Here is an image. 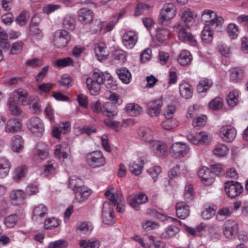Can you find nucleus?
I'll return each mask as SVG.
<instances>
[{"mask_svg": "<svg viewBox=\"0 0 248 248\" xmlns=\"http://www.w3.org/2000/svg\"><path fill=\"white\" fill-rule=\"evenodd\" d=\"M25 194L21 189L14 190L10 193L9 198L12 203L15 205H18L23 203L25 199Z\"/></svg>", "mask_w": 248, "mask_h": 248, "instance_id": "19", "label": "nucleus"}, {"mask_svg": "<svg viewBox=\"0 0 248 248\" xmlns=\"http://www.w3.org/2000/svg\"><path fill=\"white\" fill-rule=\"evenodd\" d=\"M23 47V43L22 41H18L14 43L10 50L11 54L15 55L21 53Z\"/></svg>", "mask_w": 248, "mask_h": 248, "instance_id": "53", "label": "nucleus"}, {"mask_svg": "<svg viewBox=\"0 0 248 248\" xmlns=\"http://www.w3.org/2000/svg\"><path fill=\"white\" fill-rule=\"evenodd\" d=\"M159 226V225L157 222L151 220L146 221L142 223V227L146 231L155 229Z\"/></svg>", "mask_w": 248, "mask_h": 248, "instance_id": "64", "label": "nucleus"}, {"mask_svg": "<svg viewBox=\"0 0 248 248\" xmlns=\"http://www.w3.org/2000/svg\"><path fill=\"white\" fill-rule=\"evenodd\" d=\"M179 93L183 98L186 99L190 98L193 94L192 86L187 82H183L179 85Z\"/></svg>", "mask_w": 248, "mask_h": 248, "instance_id": "24", "label": "nucleus"}, {"mask_svg": "<svg viewBox=\"0 0 248 248\" xmlns=\"http://www.w3.org/2000/svg\"><path fill=\"white\" fill-rule=\"evenodd\" d=\"M198 175L202 184L205 186L211 185L214 182L215 174L210 169L205 167L200 170Z\"/></svg>", "mask_w": 248, "mask_h": 248, "instance_id": "14", "label": "nucleus"}, {"mask_svg": "<svg viewBox=\"0 0 248 248\" xmlns=\"http://www.w3.org/2000/svg\"><path fill=\"white\" fill-rule=\"evenodd\" d=\"M244 77V71L242 69L234 68L232 69L230 78L232 80L238 82L243 79Z\"/></svg>", "mask_w": 248, "mask_h": 248, "instance_id": "39", "label": "nucleus"}, {"mask_svg": "<svg viewBox=\"0 0 248 248\" xmlns=\"http://www.w3.org/2000/svg\"><path fill=\"white\" fill-rule=\"evenodd\" d=\"M8 105L9 106V109L11 113L14 116L19 115L22 113L21 109L16 104L14 99L10 97L8 101Z\"/></svg>", "mask_w": 248, "mask_h": 248, "instance_id": "43", "label": "nucleus"}, {"mask_svg": "<svg viewBox=\"0 0 248 248\" xmlns=\"http://www.w3.org/2000/svg\"><path fill=\"white\" fill-rule=\"evenodd\" d=\"M106 45L102 42L97 44L94 48V52L97 59L102 61L107 59L108 55L106 53Z\"/></svg>", "mask_w": 248, "mask_h": 248, "instance_id": "25", "label": "nucleus"}, {"mask_svg": "<svg viewBox=\"0 0 248 248\" xmlns=\"http://www.w3.org/2000/svg\"><path fill=\"white\" fill-rule=\"evenodd\" d=\"M192 60V57L189 51L186 50H182L179 55L178 61L182 66L189 64Z\"/></svg>", "mask_w": 248, "mask_h": 248, "instance_id": "29", "label": "nucleus"}, {"mask_svg": "<svg viewBox=\"0 0 248 248\" xmlns=\"http://www.w3.org/2000/svg\"><path fill=\"white\" fill-rule=\"evenodd\" d=\"M19 220L18 216L16 214H11L6 217L4 223L8 228H13L17 223Z\"/></svg>", "mask_w": 248, "mask_h": 248, "instance_id": "45", "label": "nucleus"}, {"mask_svg": "<svg viewBox=\"0 0 248 248\" xmlns=\"http://www.w3.org/2000/svg\"><path fill=\"white\" fill-rule=\"evenodd\" d=\"M221 19L219 20L218 24H206L204 26L201 34V38L203 42L208 44L211 42L213 38V31H219L221 27H219V25L221 22Z\"/></svg>", "mask_w": 248, "mask_h": 248, "instance_id": "8", "label": "nucleus"}, {"mask_svg": "<svg viewBox=\"0 0 248 248\" xmlns=\"http://www.w3.org/2000/svg\"><path fill=\"white\" fill-rule=\"evenodd\" d=\"M70 153V146L65 142L57 145L55 149V154L59 159L68 158Z\"/></svg>", "mask_w": 248, "mask_h": 248, "instance_id": "22", "label": "nucleus"}, {"mask_svg": "<svg viewBox=\"0 0 248 248\" xmlns=\"http://www.w3.org/2000/svg\"><path fill=\"white\" fill-rule=\"evenodd\" d=\"M70 40V36L65 30L57 31L54 34L53 43L58 48L65 47Z\"/></svg>", "mask_w": 248, "mask_h": 248, "instance_id": "10", "label": "nucleus"}, {"mask_svg": "<svg viewBox=\"0 0 248 248\" xmlns=\"http://www.w3.org/2000/svg\"><path fill=\"white\" fill-rule=\"evenodd\" d=\"M110 75L108 73H104L100 71L99 70H96L94 71L93 76L92 79L94 80V82L98 83L99 84H103L106 81L107 78H110Z\"/></svg>", "mask_w": 248, "mask_h": 248, "instance_id": "33", "label": "nucleus"}, {"mask_svg": "<svg viewBox=\"0 0 248 248\" xmlns=\"http://www.w3.org/2000/svg\"><path fill=\"white\" fill-rule=\"evenodd\" d=\"M81 248H99L100 241L96 238L90 240H82L79 242Z\"/></svg>", "mask_w": 248, "mask_h": 248, "instance_id": "35", "label": "nucleus"}, {"mask_svg": "<svg viewBox=\"0 0 248 248\" xmlns=\"http://www.w3.org/2000/svg\"><path fill=\"white\" fill-rule=\"evenodd\" d=\"M229 153L228 147L224 144H218L215 146L213 154L217 157H224Z\"/></svg>", "mask_w": 248, "mask_h": 248, "instance_id": "37", "label": "nucleus"}, {"mask_svg": "<svg viewBox=\"0 0 248 248\" xmlns=\"http://www.w3.org/2000/svg\"><path fill=\"white\" fill-rule=\"evenodd\" d=\"M146 112L151 117H157L160 113L162 105V101L161 99L153 100L147 102Z\"/></svg>", "mask_w": 248, "mask_h": 248, "instance_id": "11", "label": "nucleus"}, {"mask_svg": "<svg viewBox=\"0 0 248 248\" xmlns=\"http://www.w3.org/2000/svg\"><path fill=\"white\" fill-rule=\"evenodd\" d=\"M209 105L212 109H219L223 107L222 100L220 97L215 98L210 102Z\"/></svg>", "mask_w": 248, "mask_h": 248, "instance_id": "56", "label": "nucleus"}, {"mask_svg": "<svg viewBox=\"0 0 248 248\" xmlns=\"http://www.w3.org/2000/svg\"><path fill=\"white\" fill-rule=\"evenodd\" d=\"M47 208L43 204H40L35 207L33 212V219L36 221H41V218L47 214Z\"/></svg>", "mask_w": 248, "mask_h": 248, "instance_id": "30", "label": "nucleus"}, {"mask_svg": "<svg viewBox=\"0 0 248 248\" xmlns=\"http://www.w3.org/2000/svg\"><path fill=\"white\" fill-rule=\"evenodd\" d=\"M139 135L141 140L149 143L150 145L154 140H153L154 132L150 128L140 129L139 131Z\"/></svg>", "mask_w": 248, "mask_h": 248, "instance_id": "28", "label": "nucleus"}, {"mask_svg": "<svg viewBox=\"0 0 248 248\" xmlns=\"http://www.w3.org/2000/svg\"><path fill=\"white\" fill-rule=\"evenodd\" d=\"M170 35V32L167 29H159L156 31V39L159 42H165L169 38Z\"/></svg>", "mask_w": 248, "mask_h": 248, "instance_id": "42", "label": "nucleus"}, {"mask_svg": "<svg viewBox=\"0 0 248 248\" xmlns=\"http://www.w3.org/2000/svg\"><path fill=\"white\" fill-rule=\"evenodd\" d=\"M63 26L66 30H73L76 26L75 18L70 16H65L63 21Z\"/></svg>", "mask_w": 248, "mask_h": 248, "instance_id": "44", "label": "nucleus"}, {"mask_svg": "<svg viewBox=\"0 0 248 248\" xmlns=\"http://www.w3.org/2000/svg\"><path fill=\"white\" fill-rule=\"evenodd\" d=\"M13 95L16 98L18 103L22 105L28 103V93L25 90L19 89L13 92Z\"/></svg>", "mask_w": 248, "mask_h": 248, "instance_id": "31", "label": "nucleus"}, {"mask_svg": "<svg viewBox=\"0 0 248 248\" xmlns=\"http://www.w3.org/2000/svg\"><path fill=\"white\" fill-rule=\"evenodd\" d=\"M220 137L227 142L232 141L236 136V130L231 125L222 126L219 130Z\"/></svg>", "mask_w": 248, "mask_h": 248, "instance_id": "13", "label": "nucleus"}, {"mask_svg": "<svg viewBox=\"0 0 248 248\" xmlns=\"http://www.w3.org/2000/svg\"><path fill=\"white\" fill-rule=\"evenodd\" d=\"M86 161L92 168L103 167L106 163L103 153L100 151H95L87 154Z\"/></svg>", "mask_w": 248, "mask_h": 248, "instance_id": "3", "label": "nucleus"}, {"mask_svg": "<svg viewBox=\"0 0 248 248\" xmlns=\"http://www.w3.org/2000/svg\"><path fill=\"white\" fill-rule=\"evenodd\" d=\"M30 30L31 34L34 36L36 39L40 40L43 36V34L41 30L38 27L32 24L30 25Z\"/></svg>", "mask_w": 248, "mask_h": 248, "instance_id": "55", "label": "nucleus"}, {"mask_svg": "<svg viewBox=\"0 0 248 248\" xmlns=\"http://www.w3.org/2000/svg\"><path fill=\"white\" fill-rule=\"evenodd\" d=\"M102 109L101 113L110 118L117 115L118 113L116 106L109 102L104 103Z\"/></svg>", "mask_w": 248, "mask_h": 248, "instance_id": "23", "label": "nucleus"}, {"mask_svg": "<svg viewBox=\"0 0 248 248\" xmlns=\"http://www.w3.org/2000/svg\"><path fill=\"white\" fill-rule=\"evenodd\" d=\"M143 167L142 165H139V164L135 162L130 163L129 165V169L131 172L135 175H138L141 173Z\"/></svg>", "mask_w": 248, "mask_h": 248, "instance_id": "57", "label": "nucleus"}, {"mask_svg": "<svg viewBox=\"0 0 248 248\" xmlns=\"http://www.w3.org/2000/svg\"><path fill=\"white\" fill-rule=\"evenodd\" d=\"M227 33L232 39H235L238 35L239 30L237 25L231 23L228 25Z\"/></svg>", "mask_w": 248, "mask_h": 248, "instance_id": "50", "label": "nucleus"}, {"mask_svg": "<svg viewBox=\"0 0 248 248\" xmlns=\"http://www.w3.org/2000/svg\"><path fill=\"white\" fill-rule=\"evenodd\" d=\"M150 7V6L147 4H139L136 7L135 16H138L144 14L145 12H148Z\"/></svg>", "mask_w": 248, "mask_h": 248, "instance_id": "58", "label": "nucleus"}, {"mask_svg": "<svg viewBox=\"0 0 248 248\" xmlns=\"http://www.w3.org/2000/svg\"><path fill=\"white\" fill-rule=\"evenodd\" d=\"M28 129L35 136H40L44 133L45 128L41 120L37 117L29 119L27 123Z\"/></svg>", "mask_w": 248, "mask_h": 248, "instance_id": "6", "label": "nucleus"}, {"mask_svg": "<svg viewBox=\"0 0 248 248\" xmlns=\"http://www.w3.org/2000/svg\"><path fill=\"white\" fill-rule=\"evenodd\" d=\"M21 127L20 121L16 118H13L7 122L5 131L6 133H14L20 131Z\"/></svg>", "mask_w": 248, "mask_h": 248, "instance_id": "21", "label": "nucleus"}, {"mask_svg": "<svg viewBox=\"0 0 248 248\" xmlns=\"http://www.w3.org/2000/svg\"><path fill=\"white\" fill-rule=\"evenodd\" d=\"M113 205L114 204H112L110 202H104L102 207V215L107 214H113Z\"/></svg>", "mask_w": 248, "mask_h": 248, "instance_id": "63", "label": "nucleus"}, {"mask_svg": "<svg viewBox=\"0 0 248 248\" xmlns=\"http://www.w3.org/2000/svg\"><path fill=\"white\" fill-rule=\"evenodd\" d=\"M243 187L240 183L231 181L225 183V190L228 196L232 199L239 196L243 192Z\"/></svg>", "mask_w": 248, "mask_h": 248, "instance_id": "7", "label": "nucleus"}, {"mask_svg": "<svg viewBox=\"0 0 248 248\" xmlns=\"http://www.w3.org/2000/svg\"><path fill=\"white\" fill-rule=\"evenodd\" d=\"M138 40V34L134 31H128L123 36V45L128 49H132L136 45Z\"/></svg>", "mask_w": 248, "mask_h": 248, "instance_id": "12", "label": "nucleus"}, {"mask_svg": "<svg viewBox=\"0 0 248 248\" xmlns=\"http://www.w3.org/2000/svg\"><path fill=\"white\" fill-rule=\"evenodd\" d=\"M221 19V22L219 25V27H222L224 23V19L222 17L217 16V13L211 10L206 9L202 12L201 15V19L202 21L206 22V24H217L218 21Z\"/></svg>", "mask_w": 248, "mask_h": 248, "instance_id": "9", "label": "nucleus"}, {"mask_svg": "<svg viewBox=\"0 0 248 248\" xmlns=\"http://www.w3.org/2000/svg\"><path fill=\"white\" fill-rule=\"evenodd\" d=\"M188 145L183 142H177L169 148L170 155L174 158H181L185 156L189 151Z\"/></svg>", "mask_w": 248, "mask_h": 248, "instance_id": "4", "label": "nucleus"}, {"mask_svg": "<svg viewBox=\"0 0 248 248\" xmlns=\"http://www.w3.org/2000/svg\"><path fill=\"white\" fill-rule=\"evenodd\" d=\"M177 125L176 121L172 118H166V120L164 121L161 124L162 128L166 130L172 129Z\"/></svg>", "mask_w": 248, "mask_h": 248, "instance_id": "54", "label": "nucleus"}, {"mask_svg": "<svg viewBox=\"0 0 248 248\" xmlns=\"http://www.w3.org/2000/svg\"><path fill=\"white\" fill-rule=\"evenodd\" d=\"M162 169L159 166H155L147 170V172L152 176L154 182L157 179L158 175L161 172Z\"/></svg>", "mask_w": 248, "mask_h": 248, "instance_id": "59", "label": "nucleus"}, {"mask_svg": "<svg viewBox=\"0 0 248 248\" xmlns=\"http://www.w3.org/2000/svg\"><path fill=\"white\" fill-rule=\"evenodd\" d=\"M61 220L55 218H48L45 221L44 227L46 229H51L52 228L57 227L60 225Z\"/></svg>", "mask_w": 248, "mask_h": 248, "instance_id": "48", "label": "nucleus"}, {"mask_svg": "<svg viewBox=\"0 0 248 248\" xmlns=\"http://www.w3.org/2000/svg\"><path fill=\"white\" fill-rule=\"evenodd\" d=\"M211 79H203L201 80L197 86V90L199 93L206 92L212 85Z\"/></svg>", "mask_w": 248, "mask_h": 248, "instance_id": "38", "label": "nucleus"}, {"mask_svg": "<svg viewBox=\"0 0 248 248\" xmlns=\"http://www.w3.org/2000/svg\"><path fill=\"white\" fill-rule=\"evenodd\" d=\"M148 201L147 196L143 193H140L134 196H130L127 199L128 204L134 210H140V205L145 203Z\"/></svg>", "mask_w": 248, "mask_h": 248, "instance_id": "15", "label": "nucleus"}, {"mask_svg": "<svg viewBox=\"0 0 248 248\" xmlns=\"http://www.w3.org/2000/svg\"><path fill=\"white\" fill-rule=\"evenodd\" d=\"M26 173L27 167L26 166L19 167L15 170L13 178L16 181H19L25 176Z\"/></svg>", "mask_w": 248, "mask_h": 248, "instance_id": "47", "label": "nucleus"}, {"mask_svg": "<svg viewBox=\"0 0 248 248\" xmlns=\"http://www.w3.org/2000/svg\"><path fill=\"white\" fill-rule=\"evenodd\" d=\"M179 232V228L175 226L168 227L164 232L162 234L164 237L169 238L174 236Z\"/></svg>", "mask_w": 248, "mask_h": 248, "instance_id": "52", "label": "nucleus"}, {"mask_svg": "<svg viewBox=\"0 0 248 248\" xmlns=\"http://www.w3.org/2000/svg\"><path fill=\"white\" fill-rule=\"evenodd\" d=\"M197 139L194 140L196 143L208 144L211 140L210 137L205 132L198 133Z\"/></svg>", "mask_w": 248, "mask_h": 248, "instance_id": "51", "label": "nucleus"}, {"mask_svg": "<svg viewBox=\"0 0 248 248\" xmlns=\"http://www.w3.org/2000/svg\"><path fill=\"white\" fill-rule=\"evenodd\" d=\"M206 118L204 116L196 118L193 122V126L197 129L203 127L206 124Z\"/></svg>", "mask_w": 248, "mask_h": 248, "instance_id": "61", "label": "nucleus"}, {"mask_svg": "<svg viewBox=\"0 0 248 248\" xmlns=\"http://www.w3.org/2000/svg\"><path fill=\"white\" fill-rule=\"evenodd\" d=\"M67 245L66 240L60 239L49 243L48 248H65Z\"/></svg>", "mask_w": 248, "mask_h": 248, "instance_id": "62", "label": "nucleus"}, {"mask_svg": "<svg viewBox=\"0 0 248 248\" xmlns=\"http://www.w3.org/2000/svg\"><path fill=\"white\" fill-rule=\"evenodd\" d=\"M117 74L119 78L123 83L127 84L130 82L131 76L130 73L126 68L118 70Z\"/></svg>", "mask_w": 248, "mask_h": 248, "instance_id": "40", "label": "nucleus"}, {"mask_svg": "<svg viewBox=\"0 0 248 248\" xmlns=\"http://www.w3.org/2000/svg\"><path fill=\"white\" fill-rule=\"evenodd\" d=\"M77 230L80 235H89L93 231V227L89 226L87 222H79L76 225Z\"/></svg>", "mask_w": 248, "mask_h": 248, "instance_id": "36", "label": "nucleus"}, {"mask_svg": "<svg viewBox=\"0 0 248 248\" xmlns=\"http://www.w3.org/2000/svg\"><path fill=\"white\" fill-rule=\"evenodd\" d=\"M176 14V8L172 3H167L164 5L159 16V22L163 25L165 21L172 19Z\"/></svg>", "mask_w": 248, "mask_h": 248, "instance_id": "5", "label": "nucleus"}, {"mask_svg": "<svg viewBox=\"0 0 248 248\" xmlns=\"http://www.w3.org/2000/svg\"><path fill=\"white\" fill-rule=\"evenodd\" d=\"M93 18V11L88 8H82L78 11V18L82 24L87 25L92 23Z\"/></svg>", "mask_w": 248, "mask_h": 248, "instance_id": "18", "label": "nucleus"}, {"mask_svg": "<svg viewBox=\"0 0 248 248\" xmlns=\"http://www.w3.org/2000/svg\"><path fill=\"white\" fill-rule=\"evenodd\" d=\"M125 109L127 113L131 116L138 115L142 111V108L141 107L134 103L127 104Z\"/></svg>", "mask_w": 248, "mask_h": 248, "instance_id": "34", "label": "nucleus"}, {"mask_svg": "<svg viewBox=\"0 0 248 248\" xmlns=\"http://www.w3.org/2000/svg\"><path fill=\"white\" fill-rule=\"evenodd\" d=\"M80 180L72 179L69 180V186L75 191V199L78 202H82L87 199L91 191L84 186H79L78 182Z\"/></svg>", "mask_w": 248, "mask_h": 248, "instance_id": "2", "label": "nucleus"}, {"mask_svg": "<svg viewBox=\"0 0 248 248\" xmlns=\"http://www.w3.org/2000/svg\"><path fill=\"white\" fill-rule=\"evenodd\" d=\"M238 93L237 91L233 90L230 92L227 97L228 105L231 107L236 106L238 102Z\"/></svg>", "mask_w": 248, "mask_h": 248, "instance_id": "46", "label": "nucleus"}, {"mask_svg": "<svg viewBox=\"0 0 248 248\" xmlns=\"http://www.w3.org/2000/svg\"><path fill=\"white\" fill-rule=\"evenodd\" d=\"M24 141L22 137L16 135L12 139L11 147L13 150L16 152H19L23 149Z\"/></svg>", "mask_w": 248, "mask_h": 248, "instance_id": "32", "label": "nucleus"}, {"mask_svg": "<svg viewBox=\"0 0 248 248\" xmlns=\"http://www.w3.org/2000/svg\"><path fill=\"white\" fill-rule=\"evenodd\" d=\"M186 28V24L183 22H178L174 26V29L177 33L179 39L180 41L197 46L198 43L196 37L191 32L188 31Z\"/></svg>", "mask_w": 248, "mask_h": 248, "instance_id": "1", "label": "nucleus"}, {"mask_svg": "<svg viewBox=\"0 0 248 248\" xmlns=\"http://www.w3.org/2000/svg\"><path fill=\"white\" fill-rule=\"evenodd\" d=\"M10 163L8 160L4 158L0 159V177L6 176L10 170Z\"/></svg>", "mask_w": 248, "mask_h": 248, "instance_id": "41", "label": "nucleus"}, {"mask_svg": "<svg viewBox=\"0 0 248 248\" xmlns=\"http://www.w3.org/2000/svg\"><path fill=\"white\" fill-rule=\"evenodd\" d=\"M86 83L88 89L91 94L96 95L100 92V84L94 82L92 78H88L86 79Z\"/></svg>", "mask_w": 248, "mask_h": 248, "instance_id": "26", "label": "nucleus"}, {"mask_svg": "<svg viewBox=\"0 0 248 248\" xmlns=\"http://www.w3.org/2000/svg\"><path fill=\"white\" fill-rule=\"evenodd\" d=\"M150 148L155 155L159 157H164L167 154L168 147L167 145L157 140H154L151 142Z\"/></svg>", "mask_w": 248, "mask_h": 248, "instance_id": "16", "label": "nucleus"}, {"mask_svg": "<svg viewBox=\"0 0 248 248\" xmlns=\"http://www.w3.org/2000/svg\"><path fill=\"white\" fill-rule=\"evenodd\" d=\"M175 209L177 217L182 219H185L189 215V206L184 202H177Z\"/></svg>", "mask_w": 248, "mask_h": 248, "instance_id": "20", "label": "nucleus"}, {"mask_svg": "<svg viewBox=\"0 0 248 248\" xmlns=\"http://www.w3.org/2000/svg\"><path fill=\"white\" fill-rule=\"evenodd\" d=\"M237 223L234 220H228L224 225L223 233L226 237L232 239L238 232Z\"/></svg>", "mask_w": 248, "mask_h": 248, "instance_id": "17", "label": "nucleus"}, {"mask_svg": "<svg viewBox=\"0 0 248 248\" xmlns=\"http://www.w3.org/2000/svg\"><path fill=\"white\" fill-rule=\"evenodd\" d=\"M72 60L69 58L67 57L64 59H60L56 60L55 65L58 67H66L72 65Z\"/></svg>", "mask_w": 248, "mask_h": 248, "instance_id": "60", "label": "nucleus"}, {"mask_svg": "<svg viewBox=\"0 0 248 248\" xmlns=\"http://www.w3.org/2000/svg\"><path fill=\"white\" fill-rule=\"evenodd\" d=\"M182 21L186 24V26L188 28L194 23V17L193 13L188 8H185L182 10Z\"/></svg>", "mask_w": 248, "mask_h": 248, "instance_id": "27", "label": "nucleus"}, {"mask_svg": "<svg viewBox=\"0 0 248 248\" xmlns=\"http://www.w3.org/2000/svg\"><path fill=\"white\" fill-rule=\"evenodd\" d=\"M232 214L230 209L228 207H224L220 209L217 214V218L218 220H223L229 217Z\"/></svg>", "mask_w": 248, "mask_h": 248, "instance_id": "49", "label": "nucleus"}]
</instances>
